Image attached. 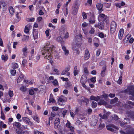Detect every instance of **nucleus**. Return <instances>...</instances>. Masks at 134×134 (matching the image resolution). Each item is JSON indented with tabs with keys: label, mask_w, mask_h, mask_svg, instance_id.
I'll return each mask as SVG.
<instances>
[{
	"label": "nucleus",
	"mask_w": 134,
	"mask_h": 134,
	"mask_svg": "<svg viewBox=\"0 0 134 134\" xmlns=\"http://www.w3.org/2000/svg\"><path fill=\"white\" fill-rule=\"evenodd\" d=\"M100 99L99 96L95 97L94 96H91L90 97V99L92 100H94L96 101H98Z\"/></svg>",
	"instance_id": "nucleus-20"
},
{
	"label": "nucleus",
	"mask_w": 134,
	"mask_h": 134,
	"mask_svg": "<svg viewBox=\"0 0 134 134\" xmlns=\"http://www.w3.org/2000/svg\"><path fill=\"white\" fill-rule=\"evenodd\" d=\"M33 119L36 121L37 122L39 123L40 122L39 119L37 115L33 117Z\"/></svg>",
	"instance_id": "nucleus-37"
},
{
	"label": "nucleus",
	"mask_w": 134,
	"mask_h": 134,
	"mask_svg": "<svg viewBox=\"0 0 134 134\" xmlns=\"http://www.w3.org/2000/svg\"><path fill=\"white\" fill-rule=\"evenodd\" d=\"M22 118L24 122H25L26 124H27L30 120L28 118L26 117H23Z\"/></svg>",
	"instance_id": "nucleus-33"
},
{
	"label": "nucleus",
	"mask_w": 134,
	"mask_h": 134,
	"mask_svg": "<svg viewBox=\"0 0 134 134\" xmlns=\"http://www.w3.org/2000/svg\"><path fill=\"white\" fill-rule=\"evenodd\" d=\"M99 21H105L107 24H108L109 22V20L108 17L105 14L100 13L98 18Z\"/></svg>",
	"instance_id": "nucleus-3"
},
{
	"label": "nucleus",
	"mask_w": 134,
	"mask_h": 134,
	"mask_svg": "<svg viewBox=\"0 0 134 134\" xmlns=\"http://www.w3.org/2000/svg\"><path fill=\"white\" fill-rule=\"evenodd\" d=\"M67 100L66 98L64 96H62L59 98L58 101V103L60 105H63L64 104V102Z\"/></svg>",
	"instance_id": "nucleus-6"
},
{
	"label": "nucleus",
	"mask_w": 134,
	"mask_h": 134,
	"mask_svg": "<svg viewBox=\"0 0 134 134\" xmlns=\"http://www.w3.org/2000/svg\"><path fill=\"white\" fill-rule=\"evenodd\" d=\"M82 35L81 34H79L77 35L74 39V42L72 44V49L73 50L76 51L78 53L77 49L80 46L82 42Z\"/></svg>",
	"instance_id": "nucleus-2"
},
{
	"label": "nucleus",
	"mask_w": 134,
	"mask_h": 134,
	"mask_svg": "<svg viewBox=\"0 0 134 134\" xmlns=\"http://www.w3.org/2000/svg\"><path fill=\"white\" fill-rule=\"evenodd\" d=\"M57 40L59 42L61 41L62 40V38L60 36H59L57 38Z\"/></svg>",
	"instance_id": "nucleus-63"
},
{
	"label": "nucleus",
	"mask_w": 134,
	"mask_h": 134,
	"mask_svg": "<svg viewBox=\"0 0 134 134\" xmlns=\"http://www.w3.org/2000/svg\"><path fill=\"white\" fill-rule=\"evenodd\" d=\"M29 36H24V38L23 40L24 41H26L28 40L29 39Z\"/></svg>",
	"instance_id": "nucleus-45"
},
{
	"label": "nucleus",
	"mask_w": 134,
	"mask_h": 134,
	"mask_svg": "<svg viewBox=\"0 0 134 134\" xmlns=\"http://www.w3.org/2000/svg\"><path fill=\"white\" fill-rule=\"evenodd\" d=\"M63 11L64 15L66 17H67L68 14V9L67 7L65 6V7H64L63 9Z\"/></svg>",
	"instance_id": "nucleus-14"
},
{
	"label": "nucleus",
	"mask_w": 134,
	"mask_h": 134,
	"mask_svg": "<svg viewBox=\"0 0 134 134\" xmlns=\"http://www.w3.org/2000/svg\"><path fill=\"white\" fill-rule=\"evenodd\" d=\"M21 115L19 114L18 113L17 114L16 116V118L18 120V121H19L21 122V120H19V119L21 118Z\"/></svg>",
	"instance_id": "nucleus-44"
},
{
	"label": "nucleus",
	"mask_w": 134,
	"mask_h": 134,
	"mask_svg": "<svg viewBox=\"0 0 134 134\" xmlns=\"http://www.w3.org/2000/svg\"><path fill=\"white\" fill-rule=\"evenodd\" d=\"M62 49L64 52L65 54L66 55H68L69 53V52L68 50H67L65 47L63 46L62 47Z\"/></svg>",
	"instance_id": "nucleus-27"
},
{
	"label": "nucleus",
	"mask_w": 134,
	"mask_h": 134,
	"mask_svg": "<svg viewBox=\"0 0 134 134\" xmlns=\"http://www.w3.org/2000/svg\"><path fill=\"white\" fill-rule=\"evenodd\" d=\"M110 113H107L105 114H103V115H102V114H99V116L101 118L103 119H107L108 116L109 115V114H110Z\"/></svg>",
	"instance_id": "nucleus-22"
},
{
	"label": "nucleus",
	"mask_w": 134,
	"mask_h": 134,
	"mask_svg": "<svg viewBox=\"0 0 134 134\" xmlns=\"http://www.w3.org/2000/svg\"><path fill=\"white\" fill-rule=\"evenodd\" d=\"M20 90L22 92H25L26 91L25 87L24 86H22L20 87Z\"/></svg>",
	"instance_id": "nucleus-57"
},
{
	"label": "nucleus",
	"mask_w": 134,
	"mask_h": 134,
	"mask_svg": "<svg viewBox=\"0 0 134 134\" xmlns=\"http://www.w3.org/2000/svg\"><path fill=\"white\" fill-rule=\"evenodd\" d=\"M105 126V125L104 124L100 123L99 127V130H102Z\"/></svg>",
	"instance_id": "nucleus-40"
},
{
	"label": "nucleus",
	"mask_w": 134,
	"mask_h": 134,
	"mask_svg": "<svg viewBox=\"0 0 134 134\" xmlns=\"http://www.w3.org/2000/svg\"><path fill=\"white\" fill-rule=\"evenodd\" d=\"M129 117H130L131 118H132L133 120H134V114H133V113H131L129 115Z\"/></svg>",
	"instance_id": "nucleus-64"
},
{
	"label": "nucleus",
	"mask_w": 134,
	"mask_h": 134,
	"mask_svg": "<svg viewBox=\"0 0 134 134\" xmlns=\"http://www.w3.org/2000/svg\"><path fill=\"white\" fill-rule=\"evenodd\" d=\"M99 36L101 38H103L104 37V34L101 32L99 34Z\"/></svg>",
	"instance_id": "nucleus-62"
},
{
	"label": "nucleus",
	"mask_w": 134,
	"mask_h": 134,
	"mask_svg": "<svg viewBox=\"0 0 134 134\" xmlns=\"http://www.w3.org/2000/svg\"><path fill=\"white\" fill-rule=\"evenodd\" d=\"M126 91L130 94H131L133 97H134V86H132L128 87Z\"/></svg>",
	"instance_id": "nucleus-8"
},
{
	"label": "nucleus",
	"mask_w": 134,
	"mask_h": 134,
	"mask_svg": "<svg viewBox=\"0 0 134 134\" xmlns=\"http://www.w3.org/2000/svg\"><path fill=\"white\" fill-rule=\"evenodd\" d=\"M66 126L68 128H69L71 126V124L70 122L68 121H67V122L66 123Z\"/></svg>",
	"instance_id": "nucleus-49"
},
{
	"label": "nucleus",
	"mask_w": 134,
	"mask_h": 134,
	"mask_svg": "<svg viewBox=\"0 0 134 134\" xmlns=\"http://www.w3.org/2000/svg\"><path fill=\"white\" fill-rule=\"evenodd\" d=\"M90 57V54L87 49H86L85 50V54L84 58L85 60L88 59Z\"/></svg>",
	"instance_id": "nucleus-15"
},
{
	"label": "nucleus",
	"mask_w": 134,
	"mask_h": 134,
	"mask_svg": "<svg viewBox=\"0 0 134 134\" xmlns=\"http://www.w3.org/2000/svg\"><path fill=\"white\" fill-rule=\"evenodd\" d=\"M61 79H62L63 81H68V79L67 78H64L63 77H60Z\"/></svg>",
	"instance_id": "nucleus-61"
},
{
	"label": "nucleus",
	"mask_w": 134,
	"mask_h": 134,
	"mask_svg": "<svg viewBox=\"0 0 134 134\" xmlns=\"http://www.w3.org/2000/svg\"><path fill=\"white\" fill-rule=\"evenodd\" d=\"M18 44V42H13V47L14 49H15L16 48V46Z\"/></svg>",
	"instance_id": "nucleus-60"
},
{
	"label": "nucleus",
	"mask_w": 134,
	"mask_h": 134,
	"mask_svg": "<svg viewBox=\"0 0 134 134\" xmlns=\"http://www.w3.org/2000/svg\"><path fill=\"white\" fill-rule=\"evenodd\" d=\"M116 24L114 21H112L110 24V33L113 34L114 33L116 28Z\"/></svg>",
	"instance_id": "nucleus-5"
},
{
	"label": "nucleus",
	"mask_w": 134,
	"mask_h": 134,
	"mask_svg": "<svg viewBox=\"0 0 134 134\" xmlns=\"http://www.w3.org/2000/svg\"><path fill=\"white\" fill-rule=\"evenodd\" d=\"M10 72L11 74L13 75L14 76L15 75L16 73V70H11L10 71Z\"/></svg>",
	"instance_id": "nucleus-50"
},
{
	"label": "nucleus",
	"mask_w": 134,
	"mask_h": 134,
	"mask_svg": "<svg viewBox=\"0 0 134 134\" xmlns=\"http://www.w3.org/2000/svg\"><path fill=\"white\" fill-rule=\"evenodd\" d=\"M87 81V78L85 76H82L81 78V83L82 84V86L83 87L85 88L88 91H90V88L87 87L85 84L86 82Z\"/></svg>",
	"instance_id": "nucleus-4"
},
{
	"label": "nucleus",
	"mask_w": 134,
	"mask_h": 134,
	"mask_svg": "<svg viewBox=\"0 0 134 134\" xmlns=\"http://www.w3.org/2000/svg\"><path fill=\"white\" fill-rule=\"evenodd\" d=\"M92 108H94L96 107L97 105V103L93 101L92 102Z\"/></svg>",
	"instance_id": "nucleus-43"
},
{
	"label": "nucleus",
	"mask_w": 134,
	"mask_h": 134,
	"mask_svg": "<svg viewBox=\"0 0 134 134\" xmlns=\"http://www.w3.org/2000/svg\"><path fill=\"white\" fill-rule=\"evenodd\" d=\"M52 83L53 85L55 86L57 85L58 84V82L57 80L55 79H54L52 81Z\"/></svg>",
	"instance_id": "nucleus-41"
},
{
	"label": "nucleus",
	"mask_w": 134,
	"mask_h": 134,
	"mask_svg": "<svg viewBox=\"0 0 134 134\" xmlns=\"http://www.w3.org/2000/svg\"><path fill=\"white\" fill-rule=\"evenodd\" d=\"M33 35L35 40L38 39V32L37 30L34 29H33Z\"/></svg>",
	"instance_id": "nucleus-11"
},
{
	"label": "nucleus",
	"mask_w": 134,
	"mask_h": 134,
	"mask_svg": "<svg viewBox=\"0 0 134 134\" xmlns=\"http://www.w3.org/2000/svg\"><path fill=\"white\" fill-rule=\"evenodd\" d=\"M12 67L14 69L17 68L18 67V65L17 63L14 62L12 64Z\"/></svg>",
	"instance_id": "nucleus-32"
},
{
	"label": "nucleus",
	"mask_w": 134,
	"mask_h": 134,
	"mask_svg": "<svg viewBox=\"0 0 134 134\" xmlns=\"http://www.w3.org/2000/svg\"><path fill=\"white\" fill-rule=\"evenodd\" d=\"M49 103H54L55 102V100L53 98V95L51 94L50 95V98L49 99Z\"/></svg>",
	"instance_id": "nucleus-30"
},
{
	"label": "nucleus",
	"mask_w": 134,
	"mask_h": 134,
	"mask_svg": "<svg viewBox=\"0 0 134 134\" xmlns=\"http://www.w3.org/2000/svg\"><path fill=\"white\" fill-rule=\"evenodd\" d=\"M8 94L9 96L10 97H13L14 95L13 92L10 90H9L8 92Z\"/></svg>",
	"instance_id": "nucleus-36"
},
{
	"label": "nucleus",
	"mask_w": 134,
	"mask_h": 134,
	"mask_svg": "<svg viewBox=\"0 0 134 134\" xmlns=\"http://www.w3.org/2000/svg\"><path fill=\"white\" fill-rule=\"evenodd\" d=\"M34 93L35 92L33 89H31L29 91V93L31 95H33Z\"/></svg>",
	"instance_id": "nucleus-53"
},
{
	"label": "nucleus",
	"mask_w": 134,
	"mask_h": 134,
	"mask_svg": "<svg viewBox=\"0 0 134 134\" xmlns=\"http://www.w3.org/2000/svg\"><path fill=\"white\" fill-rule=\"evenodd\" d=\"M31 26L30 24L27 25L25 27L24 32L27 34L29 33V29Z\"/></svg>",
	"instance_id": "nucleus-17"
},
{
	"label": "nucleus",
	"mask_w": 134,
	"mask_h": 134,
	"mask_svg": "<svg viewBox=\"0 0 134 134\" xmlns=\"http://www.w3.org/2000/svg\"><path fill=\"white\" fill-rule=\"evenodd\" d=\"M96 6L97 9L99 10H100L102 8L103 5L101 3H98L97 4Z\"/></svg>",
	"instance_id": "nucleus-28"
},
{
	"label": "nucleus",
	"mask_w": 134,
	"mask_h": 134,
	"mask_svg": "<svg viewBox=\"0 0 134 134\" xmlns=\"http://www.w3.org/2000/svg\"><path fill=\"white\" fill-rule=\"evenodd\" d=\"M51 31L49 29H47L45 31V33L48 39H49L51 37V35L50 33V31Z\"/></svg>",
	"instance_id": "nucleus-16"
},
{
	"label": "nucleus",
	"mask_w": 134,
	"mask_h": 134,
	"mask_svg": "<svg viewBox=\"0 0 134 134\" xmlns=\"http://www.w3.org/2000/svg\"><path fill=\"white\" fill-rule=\"evenodd\" d=\"M54 123L59 124H60V120L58 118H56L55 121Z\"/></svg>",
	"instance_id": "nucleus-59"
},
{
	"label": "nucleus",
	"mask_w": 134,
	"mask_h": 134,
	"mask_svg": "<svg viewBox=\"0 0 134 134\" xmlns=\"http://www.w3.org/2000/svg\"><path fill=\"white\" fill-rule=\"evenodd\" d=\"M124 31L123 29H120L119 32V38L120 40H121L122 38V37L124 34Z\"/></svg>",
	"instance_id": "nucleus-13"
},
{
	"label": "nucleus",
	"mask_w": 134,
	"mask_h": 134,
	"mask_svg": "<svg viewBox=\"0 0 134 134\" xmlns=\"http://www.w3.org/2000/svg\"><path fill=\"white\" fill-rule=\"evenodd\" d=\"M122 76L121 75L120 76L119 79L118 81V83L119 84H120L122 83Z\"/></svg>",
	"instance_id": "nucleus-38"
},
{
	"label": "nucleus",
	"mask_w": 134,
	"mask_h": 134,
	"mask_svg": "<svg viewBox=\"0 0 134 134\" xmlns=\"http://www.w3.org/2000/svg\"><path fill=\"white\" fill-rule=\"evenodd\" d=\"M2 59L4 61H6L7 60L8 58V56L7 55H2L1 56Z\"/></svg>",
	"instance_id": "nucleus-31"
},
{
	"label": "nucleus",
	"mask_w": 134,
	"mask_h": 134,
	"mask_svg": "<svg viewBox=\"0 0 134 134\" xmlns=\"http://www.w3.org/2000/svg\"><path fill=\"white\" fill-rule=\"evenodd\" d=\"M83 71L86 74H88V71L87 68L86 67H84L83 68Z\"/></svg>",
	"instance_id": "nucleus-56"
},
{
	"label": "nucleus",
	"mask_w": 134,
	"mask_h": 134,
	"mask_svg": "<svg viewBox=\"0 0 134 134\" xmlns=\"http://www.w3.org/2000/svg\"><path fill=\"white\" fill-rule=\"evenodd\" d=\"M74 71V73L75 76H76V75L78 74L79 71V70L77 69V67L76 66H75Z\"/></svg>",
	"instance_id": "nucleus-24"
},
{
	"label": "nucleus",
	"mask_w": 134,
	"mask_h": 134,
	"mask_svg": "<svg viewBox=\"0 0 134 134\" xmlns=\"http://www.w3.org/2000/svg\"><path fill=\"white\" fill-rule=\"evenodd\" d=\"M54 48V46L53 45L51 44L49 42H47L41 50L42 55H44V58L49 60V62L51 64L53 62L51 60L52 58L51 55Z\"/></svg>",
	"instance_id": "nucleus-1"
},
{
	"label": "nucleus",
	"mask_w": 134,
	"mask_h": 134,
	"mask_svg": "<svg viewBox=\"0 0 134 134\" xmlns=\"http://www.w3.org/2000/svg\"><path fill=\"white\" fill-rule=\"evenodd\" d=\"M94 27H98L100 29H103L104 27V22H100L98 24H96L94 25Z\"/></svg>",
	"instance_id": "nucleus-9"
},
{
	"label": "nucleus",
	"mask_w": 134,
	"mask_h": 134,
	"mask_svg": "<svg viewBox=\"0 0 134 134\" xmlns=\"http://www.w3.org/2000/svg\"><path fill=\"white\" fill-rule=\"evenodd\" d=\"M104 5L107 8H109L111 5V3L110 2H105L104 3Z\"/></svg>",
	"instance_id": "nucleus-35"
},
{
	"label": "nucleus",
	"mask_w": 134,
	"mask_h": 134,
	"mask_svg": "<svg viewBox=\"0 0 134 134\" xmlns=\"http://www.w3.org/2000/svg\"><path fill=\"white\" fill-rule=\"evenodd\" d=\"M78 7L76 5L73 7L72 9L71 12L73 14H76L78 11Z\"/></svg>",
	"instance_id": "nucleus-12"
},
{
	"label": "nucleus",
	"mask_w": 134,
	"mask_h": 134,
	"mask_svg": "<svg viewBox=\"0 0 134 134\" xmlns=\"http://www.w3.org/2000/svg\"><path fill=\"white\" fill-rule=\"evenodd\" d=\"M51 75H59V70L58 69L56 68H54L53 69L52 72L50 73Z\"/></svg>",
	"instance_id": "nucleus-19"
},
{
	"label": "nucleus",
	"mask_w": 134,
	"mask_h": 134,
	"mask_svg": "<svg viewBox=\"0 0 134 134\" xmlns=\"http://www.w3.org/2000/svg\"><path fill=\"white\" fill-rule=\"evenodd\" d=\"M22 51L23 53V55L25 57H26L27 56V54L28 53L27 46H25L23 48H22Z\"/></svg>",
	"instance_id": "nucleus-10"
},
{
	"label": "nucleus",
	"mask_w": 134,
	"mask_h": 134,
	"mask_svg": "<svg viewBox=\"0 0 134 134\" xmlns=\"http://www.w3.org/2000/svg\"><path fill=\"white\" fill-rule=\"evenodd\" d=\"M1 118L3 120H4L5 119V117L4 115V114L2 112V111L1 113Z\"/></svg>",
	"instance_id": "nucleus-58"
},
{
	"label": "nucleus",
	"mask_w": 134,
	"mask_h": 134,
	"mask_svg": "<svg viewBox=\"0 0 134 134\" xmlns=\"http://www.w3.org/2000/svg\"><path fill=\"white\" fill-rule=\"evenodd\" d=\"M70 66H68L66 67L62 71L61 75H64L66 74L67 76H69L70 73V72H68L70 69Z\"/></svg>",
	"instance_id": "nucleus-7"
},
{
	"label": "nucleus",
	"mask_w": 134,
	"mask_h": 134,
	"mask_svg": "<svg viewBox=\"0 0 134 134\" xmlns=\"http://www.w3.org/2000/svg\"><path fill=\"white\" fill-rule=\"evenodd\" d=\"M106 65H104L102 68V70L101 73V75L102 77H104L105 75V71L106 70Z\"/></svg>",
	"instance_id": "nucleus-21"
},
{
	"label": "nucleus",
	"mask_w": 134,
	"mask_h": 134,
	"mask_svg": "<svg viewBox=\"0 0 134 134\" xmlns=\"http://www.w3.org/2000/svg\"><path fill=\"white\" fill-rule=\"evenodd\" d=\"M13 126L14 128L15 129L16 127L19 128L21 126V125L20 123L15 122L13 123Z\"/></svg>",
	"instance_id": "nucleus-18"
},
{
	"label": "nucleus",
	"mask_w": 134,
	"mask_h": 134,
	"mask_svg": "<svg viewBox=\"0 0 134 134\" xmlns=\"http://www.w3.org/2000/svg\"><path fill=\"white\" fill-rule=\"evenodd\" d=\"M96 77H94L91 79L90 80L93 83H94L96 81Z\"/></svg>",
	"instance_id": "nucleus-42"
},
{
	"label": "nucleus",
	"mask_w": 134,
	"mask_h": 134,
	"mask_svg": "<svg viewBox=\"0 0 134 134\" xmlns=\"http://www.w3.org/2000/svg\"><path fill=\"white\" fill-rule=\"evenodd\" d=\"M24 77V76L22 74H21L17 80V82H19L22 81Z\"/></svg>",
	"instance_id": "nucleus-26"
},
{
	"label": "nucleus",
	"mask_w": 134,
	"mask_h": 134,
	"mask_svg": "<svg viewBox=\"0 0 134 134\" xmlns=\"http://www.w3.org/2000/svg\"><path fill=\"white\" fill-rule=\"evenodd\" d=\"M105 104V102L103 100H100L98 103V104L101 105L102 104Z\"/></svg>",
	"instance_id": "nucleus-39"
},
{
	"label": "nucleus",
	"mask_w": 134,
	"mask_h": 134,
	"mask_svg": "<svg viewBox=\"0 0 134 134\" xmlns=\"http://www.w3.org/2000/svg\"><path fill=\"white\" fill-rule=\"evenodd\" d=\"M82 29L84 34L86 35H87L88 34V32L87 30L84 29L83 28H82Z\"/></svg>",
	"instance_id": "nucleus-55"
},
{
	"label": "nucleus",
	"mask_w": 134,
	"mask_h": 134,
	"mask_svg": "<svg viewBox=\"0 0 134 134\" xmlns=\"http://www.w3.org/2000/svg\"><path fill=\"white\" fill-rule=\"evenodd\" d=\"M6 7V4L3 1L0 2V7L1 8H3V10L5 9Z\"/></svg>",
	"instance_id": "nucleus-23"
},
{
	"label": "nucleus",
	"mask_w": 134,
	"mask_h": 134,
	"mask_svg": "<svg viewBox=\"0 0 134 134\" xmlns=\"http://www.w3.org/2000/svg\"><path fill=\"white\" fill-rule=\"evenodd\" d=\"M51 108L53 110V111H57L59 108L58 107H51Z\"/></svg>",
	"instance_id": "nucleus-52"
},
{
	"label": "nucleus",
	"mask_w": 134,
	"mask_h": 134,
	"mask_svg": "<svg viewBox=\"0 0 134 134\" xmlns=\"http://www.w3.org/2000/svg\"><path fill=\"white\" fill-rule=\"evenodd\" d=\"M118 101V99L116 97H115L114 99H112L110 101V103L111 104H113L117 102Z\"/></svg>",
	"instance_id": "nucleus-34"
},
{
	"label": "nucleus",
	"mask_w": 134,
	"mask_h": 134,
	"mask_svg": "<svg viewBox=\"0 0 134 134\" xmlns=\"http://www.w3.org/2000/svg\"><path fill=\"white\" fill-rule=\"evenodd\" d=\"M65 27L66 26L65 25H62L60 29V30L61 31L63 30L65 31L66 29Z\"/></svg>",
	"instance_id": "nucleus-47"
},
{
	"label": "nucleus",
	"mask_w": 134,
	"mask_h": 134,
	"mask_svg": "<svg viewBox=\"0 0 134 134\" xmlns=\"http://www.w3.org/2000/svg\"><path fill=\"white\" fill-rule=\"evenodd\" d=\"M88 25V24L86 23L85 22L82 24V28H84L87 27Z\"/></svg>",
	"instance_id": "nucleus-48"
},
{
	"label": "nucleus",
	"mask_w": 134,
	"mask_h": 134,
	"mask_svg": "<svg viewBox=\"0 0 134 134\" xmlns=\"http://www.w3.org/2000/svg\"><path fill=\"white\" fill-rule=\"evenodd\" d=\"M95 30L93 28H91V30L89 31V33L91 34H94Z\"/></svg>",
	"instance_id": "nucleus-54"
},
{
	"label": "nucleus",
	"mask_w": 134,
	"mask_h": 134,
	"mask_svg": "<svg viewBox=\"0 0 134 134\" xmlns=\"http://www.w3.org/2000/svg\"><path fill=\"white\" fill-rule=\"evenodd\" d=\"M128 105L129 107H131L132 106L134 105V103L130 101H128Z\"/></svg>",
	"instance_id": "nucleus-46"
},
{
	"label": "nucleus",
	"mask_w": 134,
	"mask_h": 134,
	"mask_svg": "<svg viewBox=\"0 0 134 134\" xmlns=\"http://www.w3.org/2000/svg\"><path fill=\"white\" fill-rule=\"evenodd\" d=\"M9 10L10 14L12 15L14 12V10L13 8L12 7H9Z\"/></svg>",
	"instance_id": "nucleus-25"
},
{
	"label": "nucleus",
	"mask_w": 134,
	"mask_h": 134,
	"mask_svg": "<svg viewBox=\"0 0 134 134\" xmlns=\"http://www.w3.org/2000/svg\"><path fill=\"white\" fill-rule=\"evenodd\" d=\"M16 132L18 134H23L25 133V131L20 129H16Z\"/></svg>",
	"instance_id": "nucleus-29"
},
{
	"label": "nucleus",
	"mask_w": 134,
	"mask_h": 134,
	"mask_svg": "<svg viewBox=\"0 0 134 134\" xmlns=\"http://www.w3.org/2000/svg\"><path fill=\"white\" fill-rule=\"evenodd\" d=\"M27 62V60L26 59H24L22 61V64L24 66H25Z\"/></svg>",
	"instance_id": "nucleus-51"
}]
</instances>
